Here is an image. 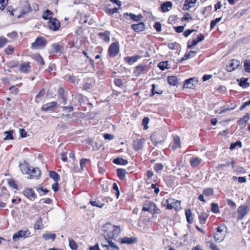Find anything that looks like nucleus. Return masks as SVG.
Here are the masks:
<instances>
[{"mask_svg":"<svg viewBox=\"0 0 250 250\" xmlns=\"http://www.w3.org/2000/svg\"><path fill=\"white\" fill-rule=\"evenodd\" d=\"M172 5L171 1H167L161 4V8L163 12L168 11Z\"/></svg>","mask_w":250,"mask_h":250,"instance_id":"nucleus-21","label":"nucleus"},{"mask_svg":"<svg viewBox=\"0 0 250 250\" xmlns=\"http://www.w3.org/2000/svg\"><path fill=\"white\" fill-rule=\"evenodd\" d=\"M28 178L29 179H37L40 177L41 175V171L38 168L32 167H31L30 172L28 173Z\"/></svg>","mask_w":250,"mask_h":250,"instance_id":"nucleus-7","label":"nucleus"},{"mask_svg":"<svg viewBox=\"0 0 250 250\" xmlns=\"http://www.w3.org/2000/svg\"><path fill=\"white\" fill-rule=\"evenodd\" d=\"M23 194L28 199L33 201L36 198V194L31 188H26L23 191Z\"/></svg>","mask_w":250,"mask_h":250,"instance_id":"nucleus-10","label":"nucleus"},{"mask_svg":"<svg viewBox=\"0 0 250 250\" xmlns=\"http://www.w3.org/2000/svg\"><path fill=\"white\" fill-rule=\"evenodd\" d=\"M247 208L245 206H242L238 208V219H242L247 213Z\"/></svg>","mask_w":250,"mask_h":250,"instance_id":"nucleus-14","label":"nucleus"},{"mask_svg":"<svg viewBox=\"0 0 250 250\" xmlns=\"http://www.w3.org/2000/svg\"><path fill=\"white\" fill-rule=\"evenodd\" d=\"M69 245L70 248L73 250H76L78 249V246L77 245L75 241L72 239H69Z\"/></svg>","mask_w":250,"mask_h":250,"instance_id":"nucleus-40","label":"nucleus"},{"mask_svg":"<svg viewBox=\"0 0 250 250\" xmlns=\"http://www.w3.org/2000/svg\"><path fill=\"white\" fill-rule=\"evenodd\" d=\"M164 168V166L162 164H156L154 166V169L157 172L162 170Z\"/></svg>","mask_w":250,"mask_h":250,"instance_id":"nucleus-53","label":"nucleus"},{"mask_svg":"<svg viewBox=\"0 0 250 250\" xmlns=\"http://www.w3.org/2000/svg\"><path fill=\"white\" fill-rule=\"evenodd\" d=\"M126 173V170L125 169L118 168L117 169V175L119 178L121 180L124 179Z\"/></svg>","mask_w":250,"mask_h":250,"instance_id":"nucleus-31","label":"nucleus"},{"mask_svg":"<svg viewBox=\"0 0 250 250\" xmlns=\"http://www.w3.org/2000/svg\"><path fill=\"white\" fill-rule=\"evenodd\" d=\"M37 190L41 194V195L45 194L48 192V190L47 189H43L42 187L37 188Z\"/></svg>","mask_w":250,"mask_h":250,"instance_id":"nucleus-56","label":"nucleus"},{"mask_svg":"<svg viewBox=\"0 0 250 250\" xmlns=\"http://www.w3.org/2000/svg\"><path fill=\"white\" fill-rule=\"evenodd\" d=\"M227 229V227L224 225H222L221 226H219L217 229V232L216 233H223V232L224 230V229Z\"/></svg>","mask_w":250,"mask_h":250,"instance_id":"nucleus-58","label":"nucleus"},{"mask_svg":"<svg viewBox=\"0 0 250 250\" xmlns=\"http://www.w3.org/2000/svg\"><path fill=\"white\" fill-rule=\"evenodd\" d=\"M31 11L32 8L30 7V4L27 2L26 5L25 6V8L22 10L21 13L18 16V18L24 17L26 15H27Z\"/></svg>","mask_w":250,"mask_h":250,"instance_id":"nucleus-18","label":"nucleus"},{"mask_svg":"<svg viewBox=\"0 0 250 250\" xmlns=\"http://www.w3.org/2000/svg\"><path fill=\"white\" fill-rule=\"evenodd\" d=\"M56 235L55 234H44L43 235L42 237L44 239V240H49L52 239L54 240L55 238Z\"/></svg>","mask_w":250,"mask_h":250,"instance_id":"nucleus-45","label":"nucleus"},{"mask_svg":"<svg viewBox=\"0 0 250 250\" xmlns=\"http://www.w3.org/2000/svg\"><path fill=\"white\" fill-rule=\"evenodd\" d=\"M211 210L214 213H218L220 211L217 204L212 203L211 204Z\"/></svg>","mask_w":250,"mask_h":250,"instance_id":"nucleus-41","label":"nucleus"},{"mask_svg":"<svg viewBox=\"0 0 250 250\" xmlns=\"http://www.w3.org/2000/svg\"><path fill=\"white\" fill-rule=\"evenodd\" d=\"M145 24L143 22H139L138 24H134L131 25L132 28L136 32H141L144 30L145 28Z\"/></svg>","mask_w":250,"mask_h":250,"instance_id":"nucleus-15","label":"nucleus"},{"mask_svg":"<svg viewBox=\"0 0 250 250\" xmlns=\"http://www.w3.org/2000/svg\"><path fill=\"white\" fill-rule=\"evenodd\" d=\"M48 26L50 29L56 31L60 27V21L56 18H50L48 22Z\"/></svg>","mask_w":250,"mask_h":250,"instance_id":"nucleus-3","label":"nucleus"},{"mask_svg":"<svg viewBox=\"0 0 250 250\" xmlns=\"http://www.w3.org/2000/svg\"><path fill=\"white\" fill-rule=\"evenodd\" d=\"M7 42V39L3 37H0V48L3 47Z\"/></svg>","mask_w":250,"mask_h":250,"instance_id":"nucleus-55","label":"nucleus"},{"mask_svg":"<svg viewBox=\"0 0 250 250\" xmlns=\"http://www.w3.org/2000/svg\"><path fill=\"white\" fill-rule=\"evenodd\" d=\"M46 43V40L42 37H38L35 42L32 44V47L38 48L40 47H44Z\"/></svg>","mask_w":250,"mask_h":250,"instance_id":"nucleus-6","label":"nucleus"},{"mask_svg":"<svg viewBox=\"0 0 250 250\" xmlns=\"http://www.w3.org/2000/svg\"><path fill=\"white\" fill-rule=\"evenodd\" d=\"M181 147V143L180 138L175 136L174 137V143L173 145V148H178Z\"/></svg>","mask_w":250,"mask_h":250,"instance_id":"nucleus-32","label":"nucleus"},{"mask_svg":"<svg viewBox=\"0 0 250 250\" xmlns=\"http://www.w3.org/2000/svg\"><path fill=\"white\" fill-rule=\"evenodd\" d=\"M49 176L52 178L55 182H58L59 179V174L55 171H50L49 172Z\"/></svg>","mask_w":250,"mask_h":250,"instance_id":"nucleus-37","label":"nucleus"},{"mask_svg":"<svg viewBox=\"0 0 250 250\" xmlns=\"http://www.w3.org/2000/svg\"><path fill=\"white\" fill-rule=\"evenodd\" d=\"M31 167L29 166V165L26 163L22 165H21L20 168L23 174H28L30 172V169Z\"/></svg>","mask_w":250,"mask_h":250,"instance_id":"nucleus-23","label":"nucleus"},{"mask_svg":"<svg viewBox=\"0 0 250 250\" xmlns=\"http://www.w3.org/2000/svg\"><path fill=\"white\" fill-rule=\"evenodd\" d=\"M145 205L148 207V209H149V211L148 212H154V213H159V212L158 211H155V208H156V206L155 204L149 201H146L145 203Z\"/></svg>","mask_w":250,"mask_h":250,"instance_id":"nucleus-16","label":"nucleus"},{"mask_svg":"<svg viewBox=\"0 0 250 250\" xmlns=\"http://www.w3.org/2000/svg\"><path fill=\"white\" fill-rule=\"evenodd\" d=\"M145 143L144 139H137L133 142V148L136 151H139L143 148Z\"/></svg>","mask_w":250,"mask_h":250,"instance_id":"nucleus-11","label":"nucleus"},{"mask_svg":"<svg viewBox=\"0 0 250 250\" xmlns=\"http://www.w3.org/2000/svg\"><path fill=\"white\" fill-rule=\"evenodd\" d=\"M113 162L115 164L120 165H125L128 163V161L126 160L121 158H116L114 159Z\"/></svg>","mask_w":250,"mask_h":250,"instance_id":"nucleus-28","label":"nucleus"},{"mask_svg":"<svg viewBox=\"0 0 250 250\" xmlns=\"http://www.w3.org/2000/svg\"><path fill=\"white\" fill-rule=\"evenodd\" d=\"M8 182V184L9 185V186L13 188L14 189L18 188L17 185L16 184L15 182L13 180H12V179L9 180Z\"/></svg>","mask_w":250,"mask_h":250,"instance_id":"nucleus-54","label":"nucleus"},{"mask_svg":"<svg viewBox=\"0 0 250 250\" xmlns=\"http://www.w3.org/2000/svg\"><path fill=\"white\" fill-rule=\"evenodd\" d=\"M30 67L28 62H25L21 65L20 70L23 73H28L30 71Z\"/></svg>","mask_w":250,"mask_h":250,"instance_id":"nucleus-24","label":"nucleus"},{"mask_svg":"<svg viewBox=\"0 0 250 250\" xmlns=\"http://www.w3.org/2000/svg\"><path fill=\"white\" fill-rule=\"evenodd\" d=\"M151 140L153 144L157 146L158 144L164 142L165 136L160 133L154 132L151 135Z\"/></svg>","mask_w":250,"mask_h":250,"instance_id":"nucleus-2","label":"nucleus"},{"mask_svg":"<svg viewBox=\"0 0 250 250\" xmlns=\"http://www.w3.org/2000/svg\"><path fill=\"white\" fill-rule=\"evenodd\" d=\"M202 160L198 157H194L190 160V164L191 167H195L200 165Z\"/></svg>","mask_w":250,"mask_h":250,"instance_id":"nucleus-22","label":"nucleus"},{"mask_svg":"<svg viewBox=\"0 0 250 250\" xmlns=\"http://www.w3.org/2000/svg\"><path fill=\"white\" fill-rule=\"evenodd\" d=\"M113 189L116 191L115 194L117 198H118L120 196V191L117 184L116 183H114L113 184Z\"/></svg>","mask_w":250,"mask_h":250,"instance_id":"nucleus-52","label":"nucleus"},{"mask_svg":"<svg viewBox=\"0 0 250 250\" xmlns=\"http://www.w3.org/2000/svg\"><path fill=\"white\" fill-rule=\"evenodd\" d=\"M119 47L118 44L116 42L112 43L109 46L108 52L111 57L116 56L119 53Z\"/></svg>","mask_w":250,"mask_h":250,"instance_id":"nucleus-4","label":"nucleus"},{"mask_svg":"<svg viewBox=\"0 0 250 250\" xmlns=\"http://www.w3.org/2000/svg\"><path fill=\"white\" fill-rule=\"evenodd\" d=\"M158 66L162 70L170 68V65L168 63V61L161 62H159L158 64Z\"/></svg>","mask_w":250,"mask_h":250,"instance_id":"nucleus-25","label":"nucleus"},{"mask_svg":"<svg viewBox=\"0 0 250 250\" xmlns=\"http://www.w3.org/2000/svg\"><path fill=\"white\" fill-rule=\"evenodd\" d=\"M149 119L148 117H145L143 119L142 125H144V129H146L148 128L147 124L149 123Z\"/></svg>","mask_w":250,"mask_h":250,"instance_id":"nucleus-50","label":"nucleus"},{"mask_svg":"<svg viewBox=\"0 0 250 250\" xmlns=\"http://www.w3.org/2000/svg\"><path fill=\"white\" fill-rule=\"evenodd\" d=\"M238 146L239 147H241L242 145L241 142L239 141H236L235 143H232L230 145L229 149L231 150H233L235 149L236 146Z\"/></svg>","mask_w":250,"mask_h":250,"instance_id":"nucleus-49","label":"nucleus"},{"mask_svg":"<svg viewBox=\"0 0 250 250\" xmlns=\"http://www.w3.org/2000/svg\"><path fill=\"white\" fill-rule=\"evenodd\" d=\"M249 78H242L240 79V80H237V81L239 82V84L240 86L246 88L249 86V83H248V81Z\"/></svg>","mask_w":250,"mask_h":250,"instance_id":"nucleus-26","label":"nucleus"},{"mask_svg":"<svg viewBox=\"0 0 250 250\" xmlns=\"http://www.w3.org/2000/svg\"><path fill=\"white\" fill-rule=\"evenodd\" d=\"M109 32L99 33V35L102 39L105 41L108 42L110 39L109 37Z\"/></svg>","mask_w":250,"mask_h":250,"instance_id":"nucleus-39","label":"nucleus"},{"mask_svg":"<svg viewBox=\"0 0 250 250\" xmlns=\"http://www.w3.org/2000/svg\"><path fill=\"white\" fill-rule=\"evenodd\" d=\"M161 24L159 22H156L155 23V25L154 26V28H155L157 32H160L161 31Z\"/></svg>","mask_w":250,"mask_h":250,"instance_id":"nucleus-59","label":"nucleus"},{"mask_svg":"<svg viewBox=\"0 0 250 250\" xmlns=\"http://www.w3.org/2000/svg\"><path fill=\"white\" fill-rule=\"evenodd\" d=\"M167 82L169 85L178 86L180 84L177 77L175 76H170L167 78Z\"/></svg>","mask_w":250,"mask_h":250,"instance_id":"nucleus-12","label":"nucleus"},{"mask_svg":"<svg viewBox=\"0 0 250 250\" xmlns=\"http://www.w3.org/2000/svg\"><path fill=\"white\" fill-rule=\"evenodd\" d=\"M57 103L55 102H52L43 105L42 107V109L43 111H52L54 108L56 107Z\"/></svg>","mask_w":250,"mask_h":250,"instance_id":"nucleus-13","label":"nucleus"},{"mask_svg":"<svg viewBox=\"0 0 250 250\" xmlns=\"http://www.w3.org/2000/svg\"><path fill=\"white\" fill-rule=\"evenodd\" d=\"M198 83L197 80L195 78H191L186 80L183 84V88H193Z\"/></svg>","mask_w":250,"mask_h":250,"instance_id":"nucleus-5","label":"nucleus"},{"mask_svg":"<svg viewBox=\"0 0 250 250\" xmlns=\"http://www.w3.org/2000/svg\"><path fill=\"white\" fill-rule=\"evenodd\" d=\"M222 18H216L214 20L211 21L210 22V29H213L216 24L221 20Z\"/></svg>","mask_w":250,"mask_h":250,"instance_id":"nucleus-44","label":"nucleus"},{"mask_svg":"<svg viewBox=\"0 0 250 250\" xmlns=\"http://www.w3.org/2000/svg\"><path fill=\"white\" fill-rule=\"evenodd\" d=\"M185 215L187 218V222L191 224L193 223V218L192 217V212L190 209H188L186 211Z\"/></svg>","mask_w":250,"mask_h":250,"instance_id":"nucleus-29","label":"nucleus"},{"mask_svg":"<svg viewBox=\"0 0 250 250\" xmlns=\"http://www.w3.org/2000/svg\"><path fill=\"white\" fill-rule=\"evenodd\" d=\"M240 65V62L237 60L233 59L229 61L227 65L228 71L231 72L236 69Z\"/></svg>","mask_w":250,"mask_h":250,"instance_id":"nucleus-9","label":"nucleus"},{"mask_svg":"<svg viewBox=\"0 0 250 250\" xmlns=\"http://www.w3.org/2000/svg\"><path fill=\"white\" fill-rule=\"evenodd\" d=\"M42 224V219L39 218L34 225V228L36 229H41V226Z\"/></svg>","mask_w":250,"mask_h":250,"instance_id":"nucleus-47","label":"nucleus"},{"mask_svg":"<svg viewBox=\"0 0 250 250\" xmlns=\"http://www.w3.org/2000/svg\"><path fill=\"white\" fill-rule=\"evenodd\" d=\"M245 70L247 72H250V60H246L244 61Z\"/></svg>","mask_w":250,"mask_h":250,"instance_id":"nucleus-46","label":"nucleus"},{"mask_svg":"<svg viewBox=\"0 0 250 250\" xmlns=\"http://www.w3.org/2000/svg\"><path fill=\"white\" fill-rule=\"evenodd\" d=\"M90 203L92 206L99 208H102L104 205V204L101 203L99 201H91Z\"/></svg>","mask_w":250,"mask_h":250,"instance_id":"nucleus-43","label":"nucleus"},{"mask_svg":"<svg viewBox=\"0 0 250 250\" xmlns=\"http://www.w3.org/2000/svg\"><path fill=\"white\" fill-rule=\"evenodd\" d=\"M30 232L28 230L22 231L20 230L18 232L15 233L13 236V240L14 241H17L19 240L20 238L26 237L30 235Z\"/></svg>","mask_w":250,"mask_h":250,"instance_id":"nucleus-8","label":"nucleus"},{"mask_svg":"<svg viewBox=\"0 0 250 250\" xmlns=\"http://www.w3.org/2000/svg\"><path fill=\"white\" fill-rule=\"evenodd\" d=\"M195 31H196V30L195 29L187 30L184 32V35L185 37H188L190 34Z\"/></svg>","mask_w":250,"mask_h":250,"instance_id":"nucleus-60","label":"nucleus"},{"mask_svg":"<svg viewBox=\"0 0 250 250\" xmlns=\"http://www.w3.org/2000/svg\"><path fill=\"white\" fill-rule=\"evenodd\" d=\"M35 60L41 65H43L44 62L42 57L40 55H36L34 56Z\"/></svg>","mask_w":250,"mask_h":250,"instance_id":"nucleus-48","label":"nucleus"},{"mask_svg":"<svg viewBox=\"0 0 250 250\" xmlns=\"http://www.w3.org/2000/svg\"><path fill=\"white\" fill-rule=\"evenodd\" d=\"M198 43L195 40H193L190 42V41H188V48L189 49H192L195 46L197 45Z\"/></svg>","mask_w":250,"mask_h":250,"instance_id":"nucleus-51","label":"nucleus"},{"mask_svg":"<svg viewBox=\"0 0 250 250\" xmlns=\"http://www.w3.org/2000/svg\"><path fill=\"white\" fill-rule=\"evenodd\" d=\"M142 57L140 56H134L132 57H126L125 58V61L129 64H132L134 62L137 61Z\"/></svg>","mask_w":250,"mask_h":250,"instance_id":"nucleus-20","label":"nucleus"},{"mask_svg":"<svg viewBox=\"0 0 250 250\" xmlns=\"http://www.w3.org/2000/svg\"><path fill=\"white\" fill-rule=\"evenodd\" d=\"M19 132L21 137H25L27 136V133L23 128L20 129Z\"/></svg>","mask_w":250,"mask_h":250,"instance_id":"nucleus-62","label":"nucleus"},{"mask_svg":"<svg viewBox=\"0 0 250 250\" xmlns=\"http://www.w3.org/2000/svg\"><path fill=\"white\" fill-rule=\"evenodd\" d=\"M175 30L177 33H181L184 29V26H178L174 27Z\"/></svg>","mask_w":250,"mask_h":250,"instance_id":"nucleus-64","label":"nucleus"},{"mask_svg":"<svg viewBox=\"0 0 250 250\" xmlns=\"http://www.w3.org/2000/svg\"><path fill=\"white\" fill-rule=\"evenodd\" d=\"M52 15V12H51L49 10H46L45 12L43 13L42 15V18L44 20H50L51 16Z\"/></svg>","mask_w":250,"mask_h":250,"instance_id":"nucleus-42","label":"nucleus"},{"mask_svg":"<svg viewBox=\"0 0 250 250\" xmlns=\"http://www.w3.org/2000/svg\"><path fill=\"white\" fill-rule=\"evenodd\" d=\"M152 89H151V92L150 94V96H153L155 94H161L163 93V91L160 89H156V85L155 84H153L152 85Z\"/></svg>","mask_w":250,"mask_h":250,"instance_id":"nucleus-35","label":"nucleus"},{"mask_svg":"<svg viewBox=\"0 0 250 250\" xmlns=\"http://www.w3.org/2000/svg\"><path fill=\"white\" fill-rule=\"evenodd\" d=\"M52 47L56 52H59L62 47L58 43H54L52 45Z\"/></svg>","mask_w":250,"mask_h":250,"instance_id":"nucleus-57","label":"nucleus"},{"mask_svg":"<svg viewBox=\"0 0 250 250\" xmlns=\"http://www.w3.org/2000/svg\"><path fill=\"white\" fill-rule=\"evenodd\" d=\"M14 48L13 46L11 45H8L5 49V52L6 54H9L11 53L12 51L13 50Z\"/></svg>","mask_w":250,"mask_h":250,"instance_id":"nucleus-61","label":"nucleus"},{"mask_svg":"<svg viewBox=\"0 0 250 250\" xmlns=\"http://www.w3.org/2000/svg\"><path fill=\"white\" fill-rule=\"evenodd\" d=\"M102 231L105 237L104 240L102 241L101 245L103 250H119V248L109 239H114L121 232L120 226H115L110 223L105 224L103 227Z\"/></svg>","mask_w":250,"mask_h":250,"instance_id":"nucleus-1","label":"nucleus"},{"mask_svg":"<svg viewBox=\"0 0 250 250\" xmlns=\"http://www.w3.org/2000/svg\"><path fill=\"white\" fill-rule=\"evenodd\" d=\"M120 240L121 243L123 244H132L137 242V239L135 237H123Z\"/></svg>","mask_w":250,"mask_h":250,"instance_id":"nucleus-17","label":"nucleus"},{"mask_svg":"<svg viewBox=\"0 0 250 250\" xmlns=\"http://www.w3.org/2000/svg\"><path fill=\"white\" fill-rule=\"evenodd\" d=\"M4 134L5 135V137L4 138V140H12V139H14V137H13V130H9V131H5V132H4Z\"/></svg>","mask_w":250,"mask_h":250,"instance_id":"nucleus-34","label":"nucleus"},{"mask_svg":"<svg viewBox=\"0 0 250 250\" xmlns=\"http://www.w3.org/2000/svg\"><path fill=\"white\" fill-rule=\"evenodd\" d=\"M208 216V215L205 212H202L200 214H199V218L200 221V223L202 224H205Z\"/></svg>","mask_w":250,"mask_h":250,"instance_id":"nucleus-36","label":"nucleus"},{"mask_svg":"<svg viewBox=\"0 0 250 250\" xmlns=\"http://www.w3.org/2000/svg\"><path fill=\"white\" fill-rule=\"evenodd\" d=\"M125 15L129 16L131 19L136 21H139L141 20V19L143 18V16L141 14L138 15H135L132 13H125Z\"/></svg>","mask_w":250,"mask_h":250,"instance_id":"nucleus-30","label":"nucleus"},{"mask_svg":"<svg viewBox=\"0 0 250 250\" xmlns=\"http://www.w3.org/2000/svg\"><path fill=\"white\" fill-rule=\"evenodd\" d=\"M196 0H186L184 4L183 9L188 10L189 9L194 6L196 3Z\"/></svg>","mask_w":250,"mask_h":250,"instance_id":"nucleus-19","label":"nucleus"},{"mask_svg":"<svg viewBox=\"0 0 250 250\" xmlns=\"http://www.w3.org/2000/svg\"><path fill=\"white\" fill-rule=\"evenodd\" d=\"M214 238L216 242H220L224 239V235L223 233H215Z\"/></svg>","mask_w":250,"mask_h":250,"instance_id":"nucleus-33","label":"nucleus"},{"mask_svg":"<svg viewBox=\"0 0 250 250\" xmlns=\"http://www.w3.org/2000/svg\"><path fill=\"white\" fill-rule=\"evenodd\" d=\"M147 66L146 65L140 64L137 65L135 67V73H136L138 75H140L142 72L144 71Z\"/></svg>","mask_w":250,"mask_h":250,"instance_id":"nucleus-27","label":"nucleus"},{"mask_svg":"<svg viewBox=\"0 0 250 250\" xmlns=\"http://www.w3.org/2000/svg\"><path fill=\"white\" fill-rule=\"evenodd\" d=\"M214 191L212 188H205L203 190V194L206 196H209L213 194Z\"/></svg>","mask_w":250,"mask_h":250,"instance_id":"nucleus-38","label":"nucleus"},{"mask_svg":"<svg viewBox=\"0 0 250 250\" xmlns=\"http://www.w3.org/2000/svg\"><path fill=\"white\" fill-rule=\"evenodd\" d=\"M104 138L105 140H112L114 138V135L111 134L106 133L104 135Z\"/></svg>","mask_w":250,"mask_h":250,"instance_id":"nucleus-63","label":"nucleus"}]
</instances>
